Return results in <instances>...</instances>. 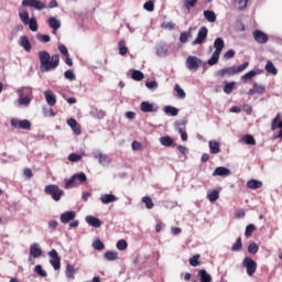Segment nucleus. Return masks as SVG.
Masks as SVG:
<instances>
[{
  "label": "nucleus",
  "mask_w": 282,
  "mask_h": 282,
  "mask_svg": "<svg viewBox=\"0 0 282 282\" xmlns=\"http://www.w3.org/2000/svg\"><path fill=\"white\" fill-rule=\"evenodd\" d=\"M214 47L216 48L212 57L207 61L209 66H214L218 63L220 54L225 47V42L221 37H217L214 42Z\"/></svg>",
  "instance_id": "obj_3"
},
{
  "label": "nucleus",
  "mask_w": 282,
  "mask_h": 282,
  "mask_svg": "<svg viewBox=\"0 0 282 282\" xmlns=\"http://www.w3.org/2000/svg\"><path fill=\"white\" fill-rule=\"evenodd\" d=\"M93 248H94L95 250L101 251V250L105 249V245H104V242H102L100 239H96V240L93 242Z\"/></svg>",
  "instance_id": "obj_49"
},
{
  "label": "nucleus",
  "mask_w": 282,
  "mask_h": 282,
  "mask_svg": "<svg viewBox=\"0 0 282 282\" xmlns=\"http://www.w3.org/2000/svg\"><path fill=\"white\" fill-rule=\"evenodd\" d=\"M262 185L263 183L261 181L253 180V178L247 182V187L249 189H259V188H262Z\"/></svg>",
  "instance_id": "obj_24"
},
{
  "label": "nucleus",
  "mask_w": 282,
  "mask_h": 282,
  "mask_svg": "<svg viewBox=\"0 0 282 282\" xmlns=\"http://www.w3.org/2000/svg\"><path fill=\"white\" fill-rule=\"evenodd\" d=\"M118 47H119V54L121 56H124L128 53V47L126 46V41L124 40H120L118 42Z\"/></svg>",
  "instance_id": "obj_34"
},
{
  "label": "nucleus",
  "mask_w": 282,
  "mask_h": 282,
  "mask_svg": "<svg viewBox=\"0 0 282 282\" xmlns=\"http://www.w3.org/2000/svg\"><path fill=\"white\" fill-rule=\"evenodd\" d=\"M65 274L68 279H74L75 269L72 267V264H67Z\"/></svg>",
  "instance_id": "obj_51"
},
{
  "label": "nucleus",
  "mask_w": 282,
  "mask_h": 282,
  "mask_svg": "<svg viewBox=\"0 0 282 282\" xmlns=\"http://www.w3.org/2000/svg\"><path fill=\"white\" fill-rule=\"evenodd\" d=\"M228 175H230V170L225 166H218L213 172V176H228Z\"/></svg>",
  "instance_id": "obj_19"
},
{
  "label": "nucleus",
  "mask_w": 282,
  "mask_h": 282,
  "mask_svg": "<svg viewBox=\"0 0 282 282\" xmlns=\"http://www.w3.org/2000/svg\"><path fill=\"white\" fill-rule=\"evenodd\" d=\"M162 28L165 30L172 31V30H174L175 24L173 22H165V23H163Z\"/></svg>",
  "instance_id": "obj_62"
},
{
  "label": "nucleus",
  "mask_w": 282,
  "mask_h": 282,
  "mask_svg": "<svg viewBox=\"0 0 282 282\" xmlns=\"http://www.w3.org/2000/svg\"><path fill=\"white\" fill-rule=\"evenodd\" d=\"M58 51L61 52V54H62L64 57H66V56L69 55V54H68V51H67V48H66V46H65L64 44H61V45L58 46Z\"/></svg>",
  "instance_id": "obj_61"
},
{
  "label": "nucleus",
  "mask_w": 282,
  "mask_h": 282,
  "mask_svg": "<svg viewBox=\"0 0 282 282\" xmlns=\"http://www.w3.org/2000/svg\"><path fill=\"white\" fill-rule=\"evenodd\" d=\"M80 159H82V155L77 153H70L68 156L69 162H78L80 161Z\"/></svg>",
  "instance_id": "obj_58"
},
{
  "label": "nucleus",
  "mask_w": 282,
  "mask_h": 282,
  "mask_svg": "<svg viewBox=\"0 0 282 282\" xmlns=\"http://www.w3.org/2000/svg\"><path fill=\"white\" fill-rule=\"evenodd\" d=\"M20 46L28 53L32 51V44L25 35L20 36Z\"/></svg>",
  "instance_id": "obj_18"
},
{
  "label": "nucleus",
  "mask_w": 282,
  "mask_h": 282,
  "mask_svg": "<svg viewBox=\"0 0 282 282\" xmlns=\"http://www.w3.org/2000/svg\"><path fill=\"white\" fill-rule=\"evenodd\" d=\"M11 127L14 129H22V130H30L32 129V122L28 119H18V118H12L11 119Z\"/></svg>",
  "instance_id": "obj_5"
},
{
  "label": "nucleus",
  "mask_w": 282,
  "mask_h": 282,
  "mask_svg": "<svg viewBox=\"0 0 282 282\" xmlns=\"http://www.w3.org/2000/svg\"><path fill=\"white\" fill-rule=\"evenodd\" d=\"M75 216L76 214L74 210H68V212L62 213L59 219L62 224H68L75 218Z\"/></svg>",
  "instance_id": "obj_15"
},
{
  "label": "nucleus",
  "mask_w": 282,
  "mask_h": 282,
  "mask_svg": "<svg viewBox=\"0 0 282 282\" xmlns=\"http://www.w3.org/2000/svg\"><path fill=\"white\" fill-rule=\"evenodd\" d=\"M231 250L235 252L241 251L242 250V239L241 237L237 238L236 243L231 247Z\"/></svg>",
  "instance_id": "obj_44"
},
{
  "label": "nucleus",
  "mask_w": 282,
  "mask_h": 282,
  "mask_svg": "<svg viewBox=\"0 0 282 282\" xmlns=\"http://www.w3.org/2000/svg\"><path fill=\"white\" fill-rule=\"evenodd\" d=\"M174 90H175V97H177L178 99H185L186 94L185 91L180 87L178 84H175L174 86Z\"/></svg>",
  "instance_id": "obj_35"
},
{
  "label": "nucleus",
  "mask_w": 282,
  "mask_h": 282,
  "mask_svg": "<svg viewBox=\"0 0 282 282\" xmlns=\"http://www.w3.org/2000/svg\"><path fill=\"white\" fill-rule=\"evenodd\" d=\"M249 66V62H245L243 64H241L240 66H229V67H224L221 69H218L215 73V76L217 78H226V77H231L235 76L237 74L242 73L243 70H246Z\"/></svg>",
  "instance_id": "obj_2"
},
{
  "label": "nucleus",
  "mask_w": 282,
  "mask_h": 282,
  "mask_svg": "<svg viewBox=\"0 0 282 282\" xmlns=\"http://www.w3.org/2000/svg\"><path fill=\"white\" fill-rule=\"evenodd\" d=\"M164 112L167 116L176 117L178 115L180 110L176 107L167 105V106L164 107Z\"/></svg>",
  "instance_id": "obj_26"
},
{
  "label": "nucleus",
  "mask_w": 282,
  "mask_h": 282,
  "mask_svg": "<svg viewBox=\"0 0 282 282\" xmlns=\"http://www.w3.org/2000/svg\"><path fill=\"white\" fill-rule=\"evenodd\" d=\"M48 257L51 258L50 263L55 271L61 270V256H58V251L56 249H52L48 252Z\"/></svg>",
  "instance_id": "obj_9"
},
{
  "label": "nucleus",
  "mask_w": 282,
  "mask_h": 282,
  "mask_svg": "<svg viewBox=\"0 0 282 282\" xmlns=\"http://www.w3.org/2000/svg\"><path fill=\"white\" fill-rule=\"evenodd\" d=\"M127 247H128V243L124 239L118 240V242H117V249L118 250L123 251V250L127 249Z\"/></svg>",
  "instance_id": "obj_54"
},
{
  "label": "nucleus",
  "mask_w": 282,
  "mask_h": 282,
  "mask_svg": "<svg viewBox=\"0 0 282 282\" xmlns=\"http://www.w3.org/2000/svg\"><path fill=\"white\" fill-rule=\"evenodd\" d=\"M209 151H210L212 154L220 153L219 142L216 141V140H210L209 141Z\"/></svg>",
  "instance_id": "obj_25"
},
{
  "label": "nucleus",
  "mask_w": 282,
  "mask_h": 282,
  "mask_svg": "<svg viewBox=\"0 0 282 282\" xmlns=\"http://www.w3.org/2000/svg\"><path fill=\"white\" fill-rule=\"evenodd\" d=\"M19 18L22 21V23L25 25L30 20V13L28 12V10H22L19 12Z\"/></svg>",
  "instance_id": "obj_37"
},
{
  "label": "nucleus",
  "mask_w": 282,
  "mask_h": 282,
  "mask_svg": "<svg viewBox=\"0 0 282 282\" xmlns=\"http://www.w3.org/2000/svg\"><path fill=\"white\" fill-rule=\"evenodd\" d=\"M64 77L70 82L75 80V75L74 72L72 69H67L64 73Z\"/></svg>",
  "instance_id": "obj_57"
},
{
  "label": "nucleus",
  "mask_w": 282,
  "mask_h": 282,
  "mask_svg": "<svg viewBox=\"0 0 282 282\" xmlns=\"http://www.w3.org/2000/svg\"><path fill=\"white\" fill-rule=\"evenodd\" d=\"M258 75H260V70L259 69L258 70L252 69V70H249L248 73L243 74L241 76V80L243 83H247L248 80H251L252 78H254Z\"/></svg>",
  "instance_id": "obj_21"
},
{
  "label": "nucleus",
  "mask_w": 282,
  "mask_h": 282,
  "mask_svg": "<svg viewBox=\"0 0 282 282\" xmlns=\"http://www.w3.org/2000/svg\"><path fill=\"white\" fill-rule=\"evenodd\" d=\"M202 63H203L202 59L198 58L197 56L189 55L186 58V67L188 70L197 72V69L200 67Z\"/></svg>",
  "instance_id": "obj_7"
},
{
  "label": "nucleus",
  "mask_w": 282,
  "mask_h": 282,
  "mask_svg": "<svg viewBox=\"0 0 282 282\" xmlns=\"http://www.w3.org/2000/svg\"><path fill=\"white\" fill-rule=\"evenodd\" d=\"M76 186V178L74 177V175L67 180H65V188L68 189L70 187H75Z\"/></svg>",
  "instance_id": "obj_47"
},
{
  "label": "nucleus",
  "mask_w": 282,
  "mask_h": 282,
  "mask_svg": "<svg viewBox=\"0 0 282 282\" xmlns=\"http://www.w3.org/2000/svg\"><path fill=\"white\" fill-rule=\"evenodd\" d=\"M265 70L273 76L278 75V69L275 68V66L273 65V63L271 61H268V63L265 65Z\"/></svg>",
  "instance_id": "obj_31"
},
{
  "label": "nucleus",
  "mask_w": 282,
  "mask_h": 282,
  "mask_svg": "<svg viewBox=\"0 0 282 282\" xmlns=\"http://www.w3.org/2000/svg\"><path fill=\"white\" fill-rule=\"evenodd\" d=\"M145 86H147L148 89H155V88L158 87V84H156L155 80H153V82H147V83H145Z\"/></svg>",
  "instance_id": "obj_63"
},
{
  "label": "nucleus",
  "mask_w": 282,
  "mask_h": 282,
  "mask_svg": "<svg viewBox=\"0 0 282 282\" xmlns=\"http://www.w3.org/2000/svg\"><path fill=\"white\" fill-rule=\"evenodd\" d=\"M253 88L257 95L262 96L265 91V86L264 85H259L258 83L253 84Z\"/></svg>",
  "instance_id": "obj_41"
},
{
  "label": "nucleus",
  "mask_w": 282,
  "mask_h": 282,
  "mask_svg": "<svg viewBox=\"0 0 282 282\" xmlns=\"http://www.w3.org/2000/svg\"><path fill=\"white\" fill-rule=\"evenodd\" d=\"M141 111L143 113L155 112L156 109L154 108L153 104H150L149 101H142L141 102Z\"/></svg>",
  "instance_id": "obj_22"
},
{
  "label": "nucleus",
  "mask_w": 282,
  "mask_h": 282,
  "mask_svg": "<svg viewBox=\"0 0 282 282\" xmlns=\"http://www.w3.org/2000/svg\"><path fill=\"white\" fill-rule=\"evenodd\" d=\"M243 141H245V143L248 144V145H256V144H257V142H256L253 135H251V134H246V135H243Z\"/></svg>",
  "instance_id": "obj_48"
},
{
  "label": "nucleus",
  "mask_w": 282,
  "mask_h": 282,
  "mask_svg": "<svg viewBox=\"0 0 282 282\" xmlns=\"http://www.w3.org/2000/svg\"><path fill=\"white\" fill-rule=\"evenodd\" d=\"M24 25H29V29L32 31V32H36L39 31V22L36 21V18H31L26 24Z\"/></svg>",
  "instance_id": "obj_28"
},
{
  "label": "nucleus",
  "mask_w": 282,
  "mask_h": 282,
  "mask_svg": "<svg viewBox=\"0 0 282 282\" xmlns=\"http://www.w3.org/2000/svg\"><path fill=\"white\" fill-rule=\"evenodd\" d=\"M160 142L163 147L170 148L173 145V139L169 135L161 137Z\"/></svg>",
  "instance_id": "obj_32"
},
{
  "label": "nucleus",
  "mask_w": 282,
  "mask_h": 282,
  "mask_svg": "<svg viewBox=\"0 0 282 282\" xmlns=\"http://www.w3.org/2000/svg\"><path fill=\"white\" fill-rule=\"evenodd\" d=\"M37 40L42 43H50L51 37L48 34H37Z\"/></svg>",
  "instance_id": "obj_56"
},
{
  "label": "nucleus",
  "mask_w": 282,
  "mask_h": 282,
  "mask_svg": "<svg viewBox=\"0 0 282 282\" xmlns=\"http://www.w3.org/2000/svg\"><path fill=\"white\" fill-rule=\"evenodd\" d=\"M143 8L145 11L148 12H153L154 11V2L152 0L150 1H147L144 4H143Z\"/></svg>",
  "instance_id": "obj_55"
},
{
  "label": "nucleus",
  "mask_w": 282,
  "mask_h": 282,
  "mask_svg": "<svg viewBox=\"0 0 282 282\" xmlns=\"http://www.w3.org/2000/svg\"><path fill=\"white\" fill-rule=\"evenodd\" d=\"M243 267L247 269V274L252 276L257 271V262L250 257H246L243 260Z\"/></svg>",
  "instance_id": "obj_10"
},
{
  "label": "nucleus",
  "mask_w": 282,
  "mask_h": 282,
  "mask_svg": "<svg viewBox=\"0 0 282 282\" xmlns=\"http://www.w3.org/2000/svg\"><path fill=\"white\" fill-rule=\"evenodd\" d=\"M40 69L42 73L55 70L61 65V55H50L47 51L39 52Z\"/></svg>",
  "instance_id": "obj_1"
},
{
  "label": "nucleus",
  "mask_w": 282,
  "mask_h": 282,
  "mask_svg": "<svg viewBox=\"0 0 282 282\" xmlns=\"http://www.w3.org/2000/svg\"><path fill=\"white\" fill-rule=\"evenodd\" d=\"M18 93L20 94L19 104L21 106H30L32 99L34 98V96L32 95V89L30 87H26V96L24 97L21 90H18Z\"/></svg>",
  "instance_id": "obj_11"
},
{
  "label": "nucleus",
  "mask_w": 282,
  "mask_h": 282,
  "mask_svg": "<svg viewBox=\"0 0 282 282\" xmlns=\"http://www.w3.org/2000/svg\"><path fill=\"white\" fill-rule=\"evenodd\" d=\"M131 77L135 82H141L144 78V74L141 70L135 69L132 72Z\"/></svg>",
  "instance_id": "obj_40"
},
{
  "label": "nucleus",
  "mask_w": 282,
  "mask_h": 282,
  "mask_svg": "<svg viewBox=\"0 0 282 282\" xmlns=\"http://www.w3.org/2000/svg\"><path fill=\"white\" fill-rule=\"evenodd\" d=\"M95 159H97L101 165H108L110 163L108 155L101 152L96 153Z\"/></svg>",
  "instance_id": "obj_23"
},
{
  "label": "nucleus",
  "mask_w": 282,
  "mask_h": 282,
  "mask_svg": "<svg viewBox=\"0 0 282 282\" xmlns=\"http://www.w3.org/2000/svg\"><path fill=\"white\" fill-rule=\"evenodd\" d=\"M30 256L34 259L41 258L43 256V249L37 242H33L30 246Z\"/></svg>",
  "instance_id": "obj_13"
},
{
  "label": "nucleus",
  "mask_w": 282,
  "mask_h": 282,
  "mask_svg": "<svg viewBox=\"0 0 282 282\" xmlns=\"http://www.w3.org/2000/svg\"><path fill=\"white\" fill-rule=\"evenodd\" d=\"M47 24L53 30V34H56V31L61 29V21L54 17L48 18Z\"/></svg>",
  "instance_id": "obj_16"
},
{
  "label": "nucleus",
  "mask_w": 282,
  "mask_h": 282,
  "mask_svg": "<svg viewBox=\"0 0 282 282\" xmlns=\"http://www.w3.org/2000/svg\"><path fill=\"white\" fill-rule=\"evenodd\" d=\"M34 272L41 278H47V271L43 270L41 264L34 267Z\"/></svg>",
  "instance_id": "obj_38"
},
{
  "label": "nucleus",
  "mask_w": 282,
  "mask_h": 282,
  "mask_svg": "<svg viewBox=\"0 0 282 282\" xmlns=\"http://www.w3.org/2000/svg\"><path fill=\"white\" fill-rule=\"evenodd\" d=\"M235 55H236V53H235L234 50H228V51L225 53L224 58H225V59H231V58L235 57Z\"/></svg>",
  "instance_id": "obj_60"
},
{
  "label": "nucleus",
  "mask_w": 282,
  "mask_h": 282,
  "mask_svg": "<svg viewBox=\"0 0 282 282\" xmlns=\"http://www.w3.org/2000/svg\"><path fill=\"white\" fill-rule=\"evenodd\" d=\"M200 282H212V276L205 269L199 270Z\"/></svg>",
  "instance_id": "obj_30"
},
{
  "label": "nucleus",
  "mask_w": 282,
  "mask_h": 282,
  "mask_svg": "<svg viewBox=\"0 0 282 282\" xmlns=\"http://www.w3.org/2000/svg\"><path fill=\"white\" fill-rule=\"evenodd\" d=\"M259 250V246L256 242H251L248 246V252L251 254H256Z\"/></svg>",
  "instance_id": "obj_53"
},
{
  "label": "nucleus",
  "mask_w": 282,
  "mask_h": 282,
  "mask_svg": "<svg viewBox=\"0 0 282 282\" xmlns=\"http://www.w3.org/2000/svg\"><path fill=\"white\" fill-rule=\"evenodd\" d=\"M280 118H281V115L278 113L276 117L273 119L272 124H271V128L273 131L276 129V123L280 120Z\"/></svg>",
  "instance_id": "obj_64"
},
{
  "label": "nucleus",
  "mask_w": 282,
  "mask_h": 282,
  "mask_svg": "<svg viewBox=\"0 0 282 282\" xmlns=\"http://www.w3.org/2000/svg\"><path fill=\"white\" fill-rule=\"evenodd\" d=\"M44 193L50 195L55 202H59L63 195H65V192L56 184L46 185L44 187Z\"/></svg>",
  "instance_id": "obj_4"
},
{
  "label": "nucleus",
  "mask_w": 282,
  "mask_h": 282,
  "mask_svg": "<svg viewBox=\"0 0 282 282\" xmlns=\"http://www.w3.org/2000/svg\"><path fill=\"white\" fill-rule=\"evenodd\" d=\"M253 39L258 44H265L269 41V36L267 35V33H264L261 30H254L253 33Z\"/></svg>",
  "instance_id": "obj_12"
},
{
  "label": "nucleus",
  "mask_w": 282,
  "mask_h": 282,
  "mask_svg": "<svg viewBox=\"0 0 282 282\" xmlns=\"http://www.w3.org/2000/svg\"><path fill=\"white\" fill-rule=\"evenodd\" d=\"M105 259L107 261H115L118 259V253L116 251L108 250L105 253Z\"/></svg>",
  "instance_id": "obj_39"
},
{
  "label": "nucleus",
  "mask_w": 282,
  "mask_h": 282,
  "mask_svg": "<svg viewBox=\"0 0 282 282\" xmlns=\"http://www.w3.org/2000/svg\"><path fill=\"white\" fill-rule=\"evenodd\" d=\"M86 223L89 226L94 227V228H100L101 227V220L99 218L95 217V216H91V215L86 217Z\"/></svg>",
  "instance_id": "obj_17"
},
{
  "label": "nucleus",
  "mask_w": 282,
  "mask_h": 282,
  "mask_svg": "<svg viewBox=\"0 0 282 282\" xmlns=\"http://www.w3.org/2000/svg\"><path fill=\"white\" fill-rule=\"evenodd\" d=\"M22 7L34 8L37 11L47 9L45 2L40 0H22Z\"/></svg>",
  "instance_id": "obj_6"
},
{
  "label": "nucleus",
  "mask_w": 282,
  "mask_h": 282,
  "mask_svg": "<svg viewBox=\"0 0 282 282\" xmlns=\"http://www.w3.org/2000/svg\"><path fill=\"white\" fill-rule=\"evenodd\" d=\"M93 115H94V117L95 118H97V119H104L105 117H106V112H105V110H102V109H95L94 111H93Z\"/></svg>",
  "instance_id": "obj_52"
},
{
  "label": "nucleus",
  "mask_w": 282,
  "mask_h": 282,
  "mask_svg": "<svg viewBox=\"0 0 282 282\" xmlns=\"http://www.w3.org/2000/svg\"><path fill=\"white\" fill-rule=\"evenodd\" d=\"M257 230V227L253 225V224H249L247 227H246V232H245V236L247 238H250L252 236V234Z\"/></svg>",
  "instance_id": "obj_42"
},
{
  "label": "nucleus",
  "mask_w": 282,
  "mask_h": 282,
  "mask_svg": "<svg viewBox=\"0 0 282 282\" xmlns=\"http://www.w3.org/2000/svg\"><path fill=\"white\" fill-rule=\"evenodd\" d=\"M100 200L104 205L110 204V203H115L118 200V198L116 197V195L113 194H102L100 196Z\"/></svg>",
  "instance_id": "obj_20"
},
{
  "label": "nucleus",
  "mask_w": 282,
  "mask_h": 282,
  "mask_svg": "<svg viewBox=\"0 0 282 282\" xmlns=\"http://www.w3.org/2000/svg\"><path fill=\"white\" fill-rule=\"evenodd\" d=\"M208 36V29L206 26H202L197 33V37L193 41L192 45H203Z\"/></svg>",
  "instance_id": "obj_8"
},
{
  "label": "nucleus",
  "mask_w": 282,
  "mask_h": 282,
  "mask_svg": "<svg viewBox=\"0 0 282 282\" xmlns=\"http://www.w3.org/2000/svg\"><path fill=\"white\" fill-rule=\"evenodd\" d=\"M198 0H184V7L186 10H191L196 7Z\"/></svg>",
  "instance_id": "obj_46"
},
{
  "label": "nucleus",
  "mask_w": 282,
  "mask_h": 282,
  "mask_svg": "<svg viewBox=\"0 0 282 282\" xmlns=\"http://www.w3.org/2000/svg\"><path fill=\"white\" fill-rule=\"evenodd\" d=\"M44 97L50 107L56 106V95H54V91L52 90H45Z\"/></svg>",
  "instance_id": "obj_14"
},
{
  "label": "nucleus",
  "mask_w": 282,
  "mask_h": 282,
  "mask_svg": "<svg viewBox=\"0 0 282 282\" xmlns=\"http://www.w3.org/2000/svg\"><path fill=\"white\" fill-rule=\"evenodd\" d=\"M207 198L210 203H215L219 198V193L217 189L210 191L207 194Z\"/></svg>",
  "instance_id": "obj_36"
},
{
  "label": "nucleus",
  "mask_w": 282,
  "mask_h": 282,
  "mask_svg": "<svg viewBox=\"0 0 282 282\" xmlns=\"http://www.w3.org/2000/svg\"><path fill=\"white\" fill-rule=\"evenodd\" d=\"M142 203L145 204V207L148 209H152L154 207L153 200L151 199L150 196H143L142 197Z\"/></svg>",
  "instance_id": "obj_43"
},
{
  "label": "nucleus",
  "mask_w": 282,
  "mask_h": 282,
  "mask_svg": "<svg viewBox=\"0 0 282 282\" xmlns=\"http://www.w3.org/2000/svg\"><path fill=\"white\" fill-rule=\"evenodd\" d=\"M235 87H236V82L228 83L227 80H225L224 93L226 95H230L234 91Z\"/></svg>",
  "instance_id": "obj_27"
},
{
  "label": "nucleus",
  "mask_w": 282,
  "mask_h": 282,
  "mask_svg": "<svg viewBox=\"0 0 282 282\" xmlns=\"http://www.w3.org/2000/svg\"><path fill=\"white\" fill-rule=\"evenodd\" d=\"M73 176H74L75 181H79L80 184L85 183L86 180H87V176H86V174L84 172L76 173Z\"/></svg>",
  "instance_id": "obj_50"
},
{
  "label": "nucleus",
  "mask_w": 282,
  "mask_h": 282,
  "mask_svg": "<svg viewBox=\"0 0 282 282\" xmlns=\"http://www.w3.org/2000/svg\"><path fill=\"white\" fill-rule=\"evenodd\" d=\"M204 17L209 23H215L216 22V14L212 10H205L204 11Z\"/></svg>",
  "instance_id": "obj_29"
},
{
  "label": "nucleus",
  "mask_w": 282,
  "mask_h": 282,
  "mask_svg": "<svg viewBox=\"0 0 282 282\" xmlns=\"http://www.w3.org/2000/svg\"><path fill=\"white\" fill-rule=\"evenodd\" d=\"M198 259H199V256H198V254L193 256V257L191 258V260H189V264H191L192 267L196 268V267L199 264Z\"/></svg>",
  "instance_id": "obj_59"
},
{
  "label": "nucleus",
  "mask_w": 282,
  "mask_h": 282,
  "mask_svg": "<svg viewBox=\"0 0 282 282\" xmlns=\"http://www.w3.org/2000/svg\"><path fill=\"white\" fill-rule=\"evenodd\" d=\"M248 0H235V7L238 11H243L247 8Z\"/></svg>",
  "instance_id": "obj_33"
},
{
  "label": "nucleus",
  "mask_w": 282,
  "mask_h": 282,
  "mask_svg": "<svg viewBox=\"0 0 282 282\" xmlns=\"http://www.w3.org/2000/svg\"><path fill=\"white\" fill-rule=\"evenodd\" d=\"M191 36H192L191 29H189V31L182 32L181 35H180V42L181 43H186Z\"/></svg>",
  "instance_id": "obj_45"
}]
</instances>
